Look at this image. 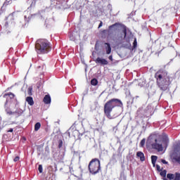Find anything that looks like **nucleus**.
I'll use <instances>...</instances> for the list:
<instances>
[{"mask_svg":"<svg viewBox=\"0 0 180 180\" xmlns=\"http://www.w3.org/2000/svg\"><path fill=\"white\" fill-rule=\"evenodd\" d=\"M119 26H122V24H120V22H115V24L110 25L108 27V30H103L101 31L102 36L108 33V40H110L114 43H122V41H123L127 36V29L126 28V26H124L122 32H118L117 34H115L114 35H112V32H110V30H112V29H113L114 27H117Z\"/></svg>","mask_w":180,"mask_h":180,"instance_id":"f257e3e1","label":"nucleus"},{"mask_svg":"<svg viewBox=\"0 0 180 180\" xmlns=\"http://www.w3.org/2000/svg\"><path fill=\"white\" fill-rule=\"evenodd\" d=\"M26 102H27L28 105L30 106H33V105H34V101H33V97L32 96L27 97Z\"/></svg>","mask_w":180,"mask_h":180,"instance_id":"9d476101","label":"nucleus"},{"mask_svg":"<svg viewBox=\"0 0 180 180\" xmlns=\"http://www.w3.org/2000/svg\"><path fill=\"white\" fill-rule=\"evenodd\" d=\"M58 148H61L63 147V140L60 139L58 141Z\"/></svg>","mask_w":180,"mask_h":180,"instance_id":"a878e982","label":"nucleus"},{"mask_svg":"<svg viewBox=\"0 0 180 180\" xmlns=\"http://www.w3.org/2000/svg\"><path fill=\"white\" fill-rule=\"evenodd\" d=\"M163 143L165 144V146H168V143H169V141L168 140V136L163 135Z\"/></svg>","mask_w":180,"mask_h":180,"instance_id":"dca6fc26","label":"nucleus"},{"mask_svg":"<svg viewBox=\"0 0 180 180\" xmlns=\"http://www.w3.org/2000/svg\"><path fill=\"white\" fill-rule=\"evenodd\" d=\"M0 120H1V118L0 117Z\"/></svg>","mask_w":180,"mask_h":180,"instance_id":"f704fd0d","label":"nucleus"},{"mask_svg":"<svg viewBox=\"0 0 180 180\" xmlns=\"http://www.w3.org/2000/svg\"><path fill=\"white\" fill-rule=\"evenodd\" d=\"M38 171H39V174H42L43 173V165H39Z\"/></svg>","mask_w":180,"mask_h":180,"instance_id":"5701e85b","label":"nucleus"},{"mask_svg":"<svg viewBox=\"0 0 180 180\" xmlns=\"http://www.w3.org/2000/svg\"><path fill=\"white\" fill-rule=\"evenodd\" d=\"M161 176L165 177L167 176V170H162L160 172Z\"/></svg>","mask_w":180,"mask_h":180,"instance_id":"4be33fe9","label":"nucleus"},{"mask_svg":"<svg viewBox=\"0 0 180 180\" xmlns=\"http://www.w3.org/2000/svg\"><path fill=\"white\" fill-rule=\"evenodd\" d=\"M91 84L94 86H96V85H98V79L96 78L92 79L91 81Z\"/></svg>","mask_w":180,"mask_h":180,"instance_id":"f3484780","label":"nucleus"},{"mask_svg":"<svg viewBox=\"0 0 180 180\" xmlns=\"http://www.w3.org/2000/svg\"><path fill=\"white\" fill-rule=\"evenodd\" d=\"M103 25V22H102V21H101L99 25H98V29L102 27V26Z\"/></svg>","mask_w":180,"mask_h":180,"instance_id":"2f4dec72","label":"nucleus"},{"mask_svg":"<svg viewBox=\"0 0 180 180\" xmlns=\"http://www.w3.org/2000/svg\"><path fill=\"white\" fill-rule=\"evenodd\" d=\"M157 160H158V157L155 155L151 156V161L153 167H155V163L157 162Z\"/></svg>","mask_w":180,"mask_h":180,"instance_id":"ddd939ff","label":"nucleus"},{"mask_svg":"<svg viewBox=\"0 0 180 180\" xmlns=\"http://www.w3.org/2000/svg\"><path fill=\"white\" fill-rule=\"evenodd\" d=\"M41 127V124L40 122H37L34 124V130H35V131H39V130H40Z\"/></svg>","mask_w":180,"mask_h":180,"instance_id":"2eb2a0df","label":"nucleus"},{"mask_svg":"<svg viewBox=\"0 0 180 180\" xmlns=\"http://www.w3.org/2000/svg\"><path fill=\"white\" fill-rule=\"evenodd\" d=\"M32 91H33V87H32V86H30L27 89V94H28L29 96H32V95H33V93H32Z\"/></svg>","mask_w":180,"mask_h":180,"instance_id":"6ab92c4d","label":"nucleus"},{"mask_svg":"<svg viewBox=\"0 0 180 180\" xmlns=\"http://www.w3.org/2000/svg\"><path fill=\"white\" fill-rule=\"evenodd\" d=\"M174 180H180V173L176 172L174 174Z\"/></svg>","mask_w":180,"mask_h":180,"instance_id":"aec40b11","label":"nucleus"},{"mask_svg":"<svg viewBox=\"0 0 180 180\" xmlns=\"http://www.w3.org/2000/svg\"><path fill=\"white\" fill-rule=\"evenodd\" d=\"M35 50L37 54H47L51 50L50 42L47 39H38L35 44Z\"/></svg>","mask_w":180,"mask_h":180,"instance_id":"7ed1b4c3","label":"nucleus"},{"mask_svg":"<svg viewBox=\"0 0 180 180\" xmlns=\"http://www.w3.org/2000/svg\"><path fill=\"white\" fill-rule=\"evenodd\" d=\"M19 160H20V158L19 156H17L13 159V161H14V162H18V161H19Z\"/></svg>","mask_w":180,"mask_h":180,"instance_id":"c85d7f7f","label":"nucleus"},{"mask_svg":"<svg viewBox=\"0 0 180 180\" xmlns=\"http://www.w3.org/2000/svg\"><path fill=\"white\" fill-rule=\"evenodd\" d=\"M167 178L169 180H174L175 179V174H167Z\"/></svg>","mask_w":180,"mask_h":180,"instance_id":"a211bd4d","label":"nucleus"},{"mask_svg":"<svg viewBox=\"0 0 180 180\" xmlns=\"http://www.w3.org/2000/svg\"><path fill=\"white\" fill-rule=\"evenodd\" d=\"M151 147L153 148V150H157V151H164L162 143H161V141H158L157 139H154V142L151 143Z\"/></svg>","mask_w":180,"mask_h":180,"instance_id":"423d86ee","label":"nucleus"},{"mask_svg":"<svg viewBox=\"0 0 180 180\" xmlns=\"http://www.w3.org/2000/svg\"><path fill=\"white\" fill-rule=\"evenodd\" d=\"M104 44L105 46L106 54H110V53H112V47H110V44L105 43Z\"/></svg>","mask_w":180,"mask_h":180,"instance_id":"1a4fd4ad","label":"nucleus"},{"mask_svg":"<svg viewBox=\"0 0 180 180\" xmlns=\"http://www.w3.org/2000/svg\"><path fill=\"white\" fill-rule=\"evenodd\" d=\"M146 144V139H143L140 142V147H144Z\"/></svg>","mask_w":180,"mask_h":180,"instance_id":"412c9836","label":"nucleus"},{"mask_svg":"<svg viewBox=\"0 0 180 180\" xmlns=\"http://www.w3.org/2000/svg\"><path fill=\"white\" fill-rule=\"evenodd\" d=\"M109 60H110V61H113V56L111 55L108 57Z\"/></svg>","mask_w":180,"mask_h":180,"instance_id":"473e14b6","label":"nucleus"},{"mask_svg":"<svg viewBox=\"0 0 180 180\" xmlns=\"http://www.w3.org/2000/svg\"><path fill=\"white\" fill-rule=\"evenodd\" d=\"M137 49V39H135L133 43V49Z\"/></svg>","mask_w":180,"mask_h":180,"instance_id":"393cba45","label":"nucleus"},{"mask_svg":"<svg viewBox=\"0 0 180 180\" xmlns=\"http://www.w3.org/2000/svg\"><path fill=\"white\" fill-rule=\"evenodd\" d=\"M8 133H13V129L11 128L8 131H7Z\"/></svg>","mask_w":180,"mask_h":180,"instance_id":"72a5a7b5","label":"nucleus"},{"mask_svg":"<svg viewBox=\"0 0 180 180\" xmlns=\"http://www.w3.org/2000/svg\"><path fill=\"white\" fill-rule=\"evenodd\" d=\"M161 162H162V164H168V162H167L165 160L162 159L161 160Z\"/></svg>","mask_w":180,"mask_h":180,"instance_id":"c756f323","label":"nucleus"},{"mask_svg":"<svg viewBox=\"0 0 180 180\" xmlns=\"http://www.w3.org/2000/svg\"><path fill=\"white\" fill-rule=\"evenodd\" d=\"M105 115L108 119H115V115H110V113H106Z\"/></svg>","mask_w":180,"mask_h":180,"instance_id":"b1692460","label":"nucleus"},{"mask_svg":"<svg viewBox=\"0 0 180 180\" xmlns=\"http://www.w3.org/2000/svg\"><path fill=\"white\" fill-rule=\"evenodd\" d=\"M89 171L92 175L101 172V160L98 158L92 159L89 163Z\"/></svg>","mask_w":180,"mask_h":180,"instance_id":"39448f33","label":"nucleus"},{"mask_svg":"<svg viewBox=\"0 0 180 180\" xmlns=\"http://www.w3.org/2000/svg\"><path fill=\"white\" fill-rule=\"evenodd\" d=\"M75 124H78V123L76 122L74 123V124L71 127V129H75Z\"/></svg>","mask_w":180,"mask_h":180,"instance_id":"7c9ffc66","label":"nucleus"},{"mask_svg":"<svg viewBox=\"0 0 180 180\" xmlns=\"http://www.w3.org/2000/svg\"><path fill=\"white\" fill-rule=\"evenodd\" d=\"M174 160L180 164V150L177 151L174 155Z\"/></svg>","mask_w":180,"mask_h":180,"instance_id":"f8f14e48","label":"nucleus"},{"mask_svg":"<svg viewBox=\"0 0 180 180\" xmlns=\"http://www.w3.org/2000/svg\"><path fill=\"white\" fill-rule=\"evenodd\" d=\"M70 180H79V178L77 176H73L70 177Z\"/></svg>","mask_w":180,"mask_h":180,"instance_id":"cd10ccee","label":"nucleus"},{"mask_svg":"<svg viewBox=\"0 0 180 180\" xmlns=\"http://www.w3.org/2000/svg\"><path fill=\"white\" fill-rule=\"evenodd\" d=\"M94 61L96 64H101V65H108L109 64V62L106 59L100 57H98Z\"/></svg>","mask_w":180,"mask_h":180,"instance_id":"0eeeda50","label":"nucleus"},{"mask_svg":"<svg viewBox=\"0 0 180 180\" xmlns=\"http://www.w3.org/2000/svg\"><path fill=\"white\" fill-rule=\"evenodd\" d=\"M136 156L140 158L141 161H146V157H144V153H143V152H137Z\"/></svg>","mask_w":180,"mask_h":180,"instance_id":"9b49d317","label":"nucleus"},{"mask_svg":"<svg viewBox=\"0 0 180 180\" xmlns=\"http://www.w3.org/2000/svg\"><path fill=\"white\" fill-rule=\"evenodd\" d=\"M157 85L161 91H167L169 85H171V78L168 75V72L162 69L159 70L155 74Z\"/></svg>","mask_w":180,"mask_h":180,"instance_id":"f03ea898","label":"nucleus"},{"mask_svg":"<svg viewBox=\"0 0 180 180\" xmlns=\"http://www.w3.org/2000/svg\"><path fill=\"white\" fill-rule=\"evenodd\" d=\"M156 169L157 171H158L159 172H161V171H162V169H161V167L159 165H156Z\"/></svg>","mask_w":180,"mask_h":180,"instance_id":"bb28decb","label":"nucleus"},{"mask_svg":"<svg viewBox=\"0 0 180 180\" xmlns=\"http://www.w3.org/2000/svg\"><path fill=\"white\" fill-rule=\"evenodd\" d=\"M119 106L123 109V103L118 98H112L104 105V113H111L116 107Z\"/></svg>","mask_w":180,"mask_h":180,"instance_id":"20e7f679","label":"nucleus"},{"mask_svg":"<svg viewBox=\"0 0 180 180\" xmlns=\"http://www.w3.org/2000/svg\"><path fill=\"white\" fill-rule=\"evenodd\" d=\"M43 102L45 105H50V103H51V97L49 94L45 95L43 98Z\"/></svg>","mask_w":180,"mask_h":180,"instance_id":"6e6552de","label":"nucleus"},{"mask_svg":"<svg viewBox=\"0 0 180 180\" xmlns=\"http://www.w3.org/2000/svg\"><path fill=\"white\" fill-rule=\"evenodd\" d=\"M6 96H9L10 99H13V98H15V94L12 92H9L4 95V98H6Z\"/></svg>","mask_w":180,"mask_h":180,"instance_id":"4468645a","label":"nucleus"}]
</instances>
